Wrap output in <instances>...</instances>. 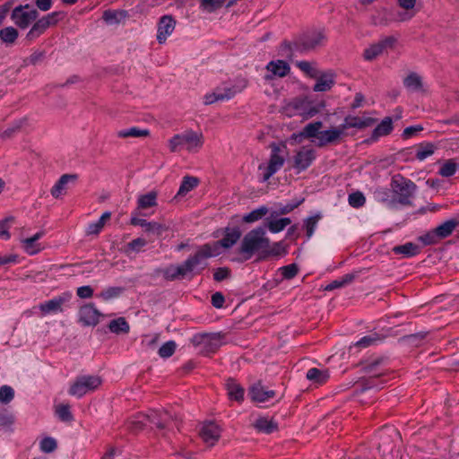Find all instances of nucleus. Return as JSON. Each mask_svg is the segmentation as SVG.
Instances as JSON below:
<instances>
[{
    "label": "nucleus",
    "mask_w": 459,
    "mask_h": 459,
    "mask_svg": "<svg viewBox=\"0 0 459 459\" xmlns=\"http://www.w3.org/2000/svg\"><path fill=\"white\" fill-rule=\"evenodd\" d=\"M403 84L408 91L412 92H420L425 90L421 77L415 73L410 74L405 77Z\"/></svg>",
    "instance_id": "28"
},
{
    "label": "nucleus",
    "mask_w": 459,
    "mask_h": 459,
    "mask_svg": "<svg viewBox=\"0 0 459 459\" xmlns=\"http://www.w3.org/2000/svg\"><path fill=\"white\" fill-rule=\"evenodd\" d=\"M352 279H353V276H351L350 274H346V275H344L341 279L333 281L331 283H329L325 287V290H333L334 289H338V288L343 287L347 283L351 282L352 281Z\"/></svg>",
    "instance_id": "59"
},
{
    "label": "nucleus",
    "mask_w": 459,
    "mask_h": 459,
    "mask_svg": "<svg viewBox=\"0 0 459 459\" xmlns=\"http://www.w3.org/2000/svg\"><path fill=\"white\" fill-rule=\"evenodd\" d=\"M281 398V396L274 390L260 387V403H274Z\"/></svg>",
    "instance_id": "38"
},
{
    "label": "nucleus",
    "mask_w": 459,
    "mask_h": 459,
    "mask_svg": "<svg viewBox=\"0 0 459 459\" xmlns=\"http://www.w3.org/2000/svg\"><path fill=\"white\" fill-rule=\"evenodd\" d=\"M56 413L62 421L71 422L74 420L69 404H59L56 406Z\"/></svg>",
    "instance_id": "44"
},
{
    "label": "nucleus",
    "mask_w": 459,
    "mask_h": 459,
    "mask_svg": "<svg viewBox=\"0 0 459 459\" xmlns=\"http://www.w3.org/2000/svg\"><path fill=\"white\" fill-rule=\"evenodd\" d=\"M143 418L147 420V422H150L155 425L159 429H165L169 427L173 420L171 415L166 411H152L151 414L143 415Z\"/></svg>",
    "instance_id": "23"
},
{
    "label": "nucleus",
    "mask_w": 459,
    "mask_h": 459,
    "mask_svg": "<svg viewBox=\"0 0 459 459\" xmlns=\"http://www.w3.org/2000/svg\"><path fill=\"white\" fill-rule=\"evenodd\" d=\"M39 13L36 9L30 8L29 4L16 6L11 18L13 22L21 29H26L38 18Z\"/></svg>",
    "instance_id": "9"
},
{
    "label": "nucleus",
    "mask_w": 459,
    "mask_h": 459,
    "mask_svg": "<svg viewBox=\"0 0 459 459\" xmlns=\"http://www.w3.org/2000/svg\"><path fill=\"white\" fill-rule=\"evenodd\" d=\"M288 254L287 246L282 242L271 243L260 232V260L265 258L278 259Z\"/></svg>",
    "instance_id": "6"
},
{
    "label": "nucleus",
    "mask_w": 459,
    "mask_h": 459,
    "mask_svg": "<svg viewBox=\"0 0 459 459\" xmlns=\"http://www.w3.org/2000/svg\"><path fill=\"white\" fill-rule=\"evenodd\" d=\"M347 135V133L343 131V127L333 126L327 130L321 131L318 134V142L316 145L319 147L325 146L332 143H337Z\"/></svg>",
    "instance_id": "12"
},
{
    "label": "nucleus",
    "mask_w": 459,
    "mask_h": 459,
    "mask_svg": "<svg viewBox=\"0 0 459 459\" xmlns=\"http://www.w3.org/2000/svg\"><path fill=\"white\" fill-rule=\"evenodd\" d=\"M25 122V118L16 121L12 126L0 133V138L3 140L11 138L16 132L20 131Z\"/></svg>",
    "instance_id": "50"
},
{
    "label": "nucleus",
    "mask_w": 459,
    "mask_h": 459,
    "mask_svg": "<svg viewBox=\"0 0 459 459\" xmlns=\"http://www.w3.org/2000/svg\"><path fill=\"white\" fill-rule=\"evenodd\" d=\"M298 266L295 264H290L282 267H280L278 272L280 273L281 279L290 280L295 277L298 273Z\"/></svg>",
    "instance_id": "52"
},
{
    "label": "nucleus",
    "mask_w": 459,
    "mask_h": 459,
    "mask_svg": "<svg viewBox=\"0 0 459 459\" xmlns=\"http://www.w3.org/2000/svg\"><path fill=\"white\" fill-rule=\"evenodd\" d=\"M228 96H222L221 95V90H218L217 88L215 91L212 93H207L204 96V104L205 105H211L216 101L219 100H225Z\"/></svg>",
    "instance_id": "61"
},
{
    "label": "nucleus",
    "mask_w": 459,
    "mask_h": 459,
    "mask_svg": "<svg viewBox=\"0 0 459 459\" xmlns=\"http://www.w3.org/2000/svg\"><path fill=\"white\" fill-rule=\"evenodd\" d=\"M219 255L216 248H213L211 244H205L199 247L194 255L189 256L185 262L184 265L188 274L192 273H199L204 270L207 264L206 259Z\"/></svg>",
    "instance_id": "3"
},
{
    "label": "nucleus",
    "mask_w": 459,
    "mask_h": 459,
    "mask_svg": "<svg viewBox=\"0 0 459 459\" xmlns=\"http://www.w3.org/2000/svg\"><path fill=\"white\" fill-rule=\"evenodd\" d=\"M316 159V152L310 146L300 148L294 156V167L299 171L307 169Z\"/></svg>",
    "instance_id": "16"
},
{
    "label": "nucleus",
    "mask_w": 459,
    "mask_h": 459,
    "mask_svg": "<svg viewBox=\"0 0 459 459\" xmlns=\"http://www.w3.org/2000/svg\"><path fill=\"white\" fill-rule=\"evenodd\" d=\"M457 167V163L454 160H446L441 164L438 174L444 178L452 177L455 174Z\"/></svg>",
    "instance_id": "40"
},
{
    "label": "nucleus",
    "mask_w": 459,
    "mask_h": 459,
    "mask_svg": "<svg viewBox=\"0 0 459 459\" xmlns=\"http://www.w3.org/2000/svg\"><path fill=\"white\" fill-rule=\"evenodd\" d=\"M243 87H245V85H243L242 87L224 85L222 87H217V89L221 90V95H222V96L229 95V97H227L226 100H230V99L233 98L236 95V93L239 92Z\"/></svg>",
    "instance_id": "60"
},
{
    "label": "nucleus",
    "mask_w": 459,
    "mask_h": 459,
    "mask_svg": "<svg viewBox=\"0 0 459 459\" xmlns=\"http://www.w3.org/2000/svg\"><path fill=\"white\" fill-rule=\"evenodd\" d=\"M322 126L323 124L320 121L309 123L304 127L302 132L299 134H293L291 139L296 142H301L303 138L307 137L316 138V142H318V134L321 132L320 129L322 128Z\"/></svg>",
    "instance_id": "25"
},
{
    "label": "nucleus",
    "mask_w": 459,
    "mask_h": 459,
    "mask_svg": "<svg viewBox=\"0 0 459 459\" xmlns=\"http://www.w3.org/2000/svg\"><path fill=\"white\" fill-rule=\"evenodd\" d=\"M157 205V193L154 191L149 192L148 194L142 195L137 200V211L146 210L151 207Z\"/></svg>",
    "instance_id": "32"
},
{
    "label": "nucleus",
    "mask_w": 459,
    "mask_h": 459,
    "mask_svg": "<svg viewBox=\"0 0 459 459\" xmlns=\"http://www.w3.org/2000/svg\"><path fill=\"white\" fill-rule=\"evenodd\" d=\"M100 313L93 304L82 306L79 310V321L85 326H94L99 323Z\"/></svg>",
    "instance_id": "18"
},
{
    "label": "nucleus",
    "mask_w": 459,
    "mask_h": 459,
    "mask_svg": "<svg viewBox=\"0 0 459 459\" xmlns=\"http://www.w3.org/2000/svg\"><path fill=\"white\" fill-rule=\"evenodd\" d=\"M147 424V420L143 418V415L138 416L135 420L130 422V429L133 431L142 430Z\"/></svg>",
    "instance_id": "62"
},
{
    "label": "nucleus",
    "mask_w": 459,
    "mask_h": 459,
    "mask_svg": "<svg viewBox=\"0 0 459 459\" xmlns=\"http://www.w3.org/2000/svg\"><path fill=\"white\" fill-rule=\"evenodd\" d=\"M314 78L316 80L313 87L314 91H327L335 83V74L331 70L323 73L318 72L317 77Z\"/></svg>",
    "instance_id": "21"
},
{
    "label": "nucleus",
    "mask_w": 459,
    "mask_h": 459,
    "mask_svg": "<svg viewBox=\"0 0 459 459\" xmlns=\"http://www.w3.org/2000/svg\"><path fill=\"white\" fill-rule=\"evenodd\" d=\"M307 378L315 384H324L329 378L327 370H321L316 368H309L307 372Z\"/></svg>",
    "instance_id": "34"
},
{
    "label": "nucleus",
    "mask_w": 459,
    "mask_h": 459,
    "mask_svg": "<svg viewBox=\"0 0 459 459\" xmlns=\"http://www.w3.org/2000/svg\"><path fill=\"white\" fill-rule=\"evenodd\" d=\"M221 429L213 421L204 422L199 431L201 438L209 446H214L221 437Z\"/></svg>",
    "instance_id": "17"
},
{
    "label": "nucleus",
    "mask_w": 459,
    "mask_h": 459,
    "mask_svg": "<svg viewBox=\"0 0 459 459\" xmlns=\"http://www.w3.org/2000/svg\"><path fill=\"white\" fill-rule=\"evenodd\" d=\"M111 212H105L98 221L89 224L86 234L87 235H98L104 228L106 222L110 219Z\"/></svg>",
    "instance_id": "35"
},
{
    "label": "nucleus",
    "mask_w": 459,
    "mask_h": 459,
    "mask_svg": "<svg viewBox=\"0 0 459 459\" xmlns=\"http://www.w3.org/2000/svg\"><path fill=\"white\" fill-rule=\"evenodd\" d=\"M150 134V131L147 129H140L138 127H131L128 129L121 130L117 132L119 138L127 137H146Z\"/></svg>",
    "instance_id": "39"
},
{
    "label": "nucleus",
    "mask_w": 459,
    "mask_h": 459,
    "mask_svg": "<svg viewBox=\"0 0 459 459\" xmlns=\"http://www.w3.org/2000/svg\"><path fill=\"white\" fill-rule=\"evenodd\" d=\"M118 13L116 11L107 10L103 13V20L108 23L118 22Z\"/></svg>",
    "instance_id": "64"
},
{
    "label": "nucleus",
    "mask_w": 459,
    "mask_h": 459,
    "mask_svg": "<svg viewBox=\"0 0 459 459\" xmlns=\"http://www.w3.org/2000/svg\"><path fill=\"white\" fill-rule=\"evenodd\" d=\"M139 212L136 211L133 213L130 220V224L134 226H141L144 229L147 233H152L156 236H160L165 230H168L166 225L157 221H147L144 219L138 218Z\"/></svg>",
    "instance_id": "15"
},
{
    "label": "nucleus",
    "mask_w": 459,
    "mask_h": 459,
    "mask_svg": "<svg viewBox=\"0 0 459 459\" xmlns=\"http://www.w3.org/2000/svg\"><path fill=\"white\" fill-rule=\"evenodd\" d=\"M39 448L43 453H53L57 448V442L54 437H46L40 440Z\"/></svg>",
    "instance_id": "46"
},
{
    "label": "nucleus",
    "mask_w": 459,
    "mask_h": 459,
    "mask_svg": "<svg viewBox=\"0 0 459 459\" xmlns=\"http://www.w3.org/2000/svg\"><path fill=\"white\" fill-rule=\"evenodd\" d=\"M267 74L264 76V84L272 83L274 78H281L290 72V65L283 60L271 61L267 66Z\"/></svg>",
    "instance_id": "13"
},
{
    "label": "nucleus",
    "mask_w": 459,
    "mask_h": 459,
    "mask_svg": "<svg viewBox=\"0 0 459 459\" xmlns=\"http://www.w3.org/2000/svg\"><path fill=\"white\" fill-rule=\"evenodd\" d=\"M199 184V179L193 176H186L183 178L179 189L176 195L177 197L185 196L187 193L195 188Z\"/></svg>",
    "instance_id": "29"
},
{
    "label": "nucleus",
    "mask_w": 459,
    "mask_h": 459,
    "mask_svg": "<svg viewBox=\"0 0 459 459\" xmlns=\"http://www.w3.org/2000/svg\"><path fill=\"white\" fill-rule=\"evenodd\" d=\"M58 15V13L54 12L52 13L44 16L43 18L38 20L27 33V39L33 40L41 35L49 26L56 23L57 20L56 17Z\"/></svg>",
    "instance_id": "14"
},
{
    "label": "nucleus",
    "mask_w": 459,
    "mask_h": 459,
    "mask_svg": "<svg viewBox=\"0 0 459 459\" xmlns=\"http://www.w3.org/2000/svg\"><path fill=\"white\" fill-rule=\"evenodd\" d=\"M18 37V31L13 27H6L0 30V39L5 43H13Z\"/></svg>",
    "instance_id": "47"
},
{
    "label": "nucleus",
    "mask_w": 459,
    "mask_h": 459,
    "mask_svg": "<svg viewBox=\"0 0 459 459\" xmlns=\"http://www.w3.org/2000/svg\"><path fill=\"white\" fill-rule=\"evenodd\" d=\"M375 122L372 117L347 116L341 126L343 127V131L346 133L349 128H365L370 126Z\"/></svg>",
    "instance_id": "24"
},
{
    "label": "nucleus",
    "mask_w": 459,
    "mask_h": 459,
    "mask_svg": "<svg viewBox=\"0 0 459 459\" xmlns=\"http://www.w3.org/2000/svg\"><path fill=\"white\" fill-rule=\"evenodd\" d=\"M256 250H258V229H254L243 238L238 252L243 260H248Z\"/></svg>",
    "instance_id": "11"
},
{
    "label": "nucleus",
    "mask_w": 459,
    "mask_h": 459,
    "mask_svg": "<svg viewBox=\"0 0 459 459\" xmlns=\"http://www.w3.org/2000/svg\"><path fill=\"white\" fill-rule=\"evenodd\" d=\"M225 0H200V8L207 13H213L221 8Z\"/></svg>",
    "instance_id": "49"
},
{
    "label": "nucleus",
    "mask_w": 459,
    "mask_h": 459,
    "mask_svg": "<svg viewBox=\"0 0 459 459\" xmlns=\"http://www.w3.org/2000/svg\"><path fill=\"white\" fill-rule=\"evenodd\" d=\"M72 293L64 292L61 295L56 296L53 299L42 302L39 305V309L42 316L50 314H59L64 312L65 306L71 300Z\"/></svg>",
    "instance_id": "8"
},
{
    "label": "nucleus",
    "mask_w": 459,
    "mask_h": 459,
    "mask_svg": "<svg viewBox=\"0 0 459 459\" xmlns=\"http://www.w3.org/2000/svg\"><path fill=\"white\" fill-rule=\"evenodd\" d=\"M224 334L221 333H197L193 336L191 342L195 346H202L205 355L215 352L223 343Z\"/></svg>",
    "instance_id": "5"
},
{
    "label": "nucleus",
    "mask_w": 459,
    "mask_h": 459,
    "mask_svg": "<svg viewBox=\"0 0 459 459\" xmlns=\"http://www.w3.org/2000/svg\"><path fill=\"white\" fill-rule=\"evenodd\" d=\"M108 329L116 334H121L127 333L130 330V326L125 317H118L109 322Z\"/></svg>",
    "instance_id": "36"
},
{
    "label": "nucleus",
    "mask_w": 459,
    "mask_h": 459,
    "mask_svg": "<svg viewBox=\"0 0 459 459\" xmlns=\"http://www.w3.org/2000/svg\"><path fill=\"white\" fill-rule=\"evenodd\" d=\"M102 384V379L99 376L83 375L75 378L69 388V394L78 398L82 397L87 393L97 390Z\"/></svg>",
    "instance_id": "4"
},
{
    "label": "nucleus",
    "mask_w": 459,
    "mask_h": 459,
    "mask_svg": "<svg viewBox=\"0 0 459 459\" xmlns=\"http://www.w3.org/2000/svg\"><path fill=\"white\" fill-rule=\"evenodd\" d=\"M240 237L241 230L238 227H227L225 229L223 238L221 240L214 242L212 245V247H213V248H216L217 252H219L220 247H222L224 248H230L238 242Z\"/></svg>",
    "instance_id": "19"
},
{
    "label": "nucleus",
    "mask_w": 459,
    "mask_h": 459,
    "mask_svg": "<svg viewBox=\"0 0 459 459\" xmlns=\"http://www.w3.org/2000/svg\"><path fill=\"white\" fill-rule=\"evenodd\" d=\"M147 245V240L143 238H137L133 239L126 246V253L140 252L141 249Z\"/></svg>",
    "instance_id": "53"
},
{
    "label": "nucleus",
    "mask_w": 459,
    "mask_h": 459,
    "mask_svg": "<svg viewBox=\"0 0 459 459\" xmlns=\"http://www.w3.org/2000/svg\"><path fill=\"white\" fill-rule=\"evenodd\" d=\"M176 346L177 345L174 341H169L161 345L158 353L161 358H169L175 352Z\"/></svg>",
    "instance_id": "56"
},
{
    "label": "nucleus",
    "mask_w": 459,
    "mask_h": 459,
    "mask_svg": "<svg viewBox=\"0 0 459 459\" xmlns=\"http://www.w3.org/2000/svg\"><path fill=\"white\" fill-rule=\"evenodd\" d=\"M22 247L24 249V251L30 255H36L42 250L40 244L35 242L30 238L22 239Z\"/></svg>",
    "instance_id": "43"
},
{
    "label": "nucleus",
    "mask_w": 459,
    "mask_h": 459,
    "mask_svg": "<svg viewBox=\"0 0 459 459\" xmlns=\"http://www.w3.org/2000/svg\"><path fill=\"white\" fill-rule=\"evenodd\" d=\"M383 51V45H380L379 42L373 44L365 49L364 58L368 61H371L381 55Z\"/></svg>",
    "instance_id": "48"
},
{
    "label": "nucleus",
    "mask_w": 459,
    "mask_h": 459,
    "mask_svg": "<svg viewBox=\"0 0 459 459\" xmlns=\"http://www.w3.org/2000/svg\"><path fill=\"white\" fill-rule=\"evenodd\" d=\"M393 119L390 117H385L374 129L371 139L373 141L378 140L380 137L388 135L393 131Z\"/></svg>",
    "instance_id": "26"
},
{
    "label": "nucleus",
    "mask_w": 459,
    "mask_h": 459,
    "mask_svg": "<svg viewBox=\"0 0 459 459\" xmlns=\"http://www.w3.org/2000/svg\"><path fill=\"white\" fill-rule=\"evenodd\" d=\"M226 389L230 400L241 402L244 399V388L233 378L226 381Z\"/></svg>",
    "instance_id": "27"
},
{
    "label": "nucleus",
    "mask_w": 459,
    "mask_h": 459,
    "mask_svg": "<svg viewBox=\"0 0 459 459\" xmlns=\"http://www.w3.org/2000/svg\"><path fill=\"white\" fill-rule=\"evenodd\" d=\"M392 189L398 196L399 203L406 204L410 202L416 186L410 179L404 178L400 176H394L392 179Z\"/></svg>",
    "instance_id": "7"
},
{
    "label": "nucleus",
    "mask_w": 459,
    "mask_h": 459,
    "mask_svg": "<svg viewBox=\"0 0 459 459\" xmlns=\"http://www.w3.org/2000/svg\"><path fill=\"white\" fill-rule=\"evenodd\" d=\"M14 397V391L9 385H3L0 387V403L7 404Z\"/></svg>",
    "instance_id": "57"
},
{
    "label": "nucleus",
    "mask_w": 459,
    "mask_h": 459,
    "mask_svg": "<svg viewBox=\"0 0 459 459\" xmlns=\"http://www.w3.org/2000/svg\"><path fill=\"white\" fill-rule=\"evenodd\" d=\"M283 113L288 117L300 116L305 119L314 117L319 109L307 98H296L285 103Z\"/></svg>",
    "instance_id": "2"
},
{
    "label": "nucleus",
    "mask_w": 459,
    "mask_h": 459,
    "mask_svg": "<svg viewBox=\"0 0 459 459\" xmlns=\"http://www.w3.org/2000/svg\"><path fill=\"white\" fill-rule=\"evenodd\" d=\"M349 204L353 208H359L365 204L366 198L361 192H354L349 195Z\"/></svg>",
    "instance_id": "54"
},
{
    "label": "nucleus",
    "mask_w": 459,
    "mask_h": 459,
    "mask_svg": "<svg viewBox=\"0 0 459 459\" xmlns=\"http://www.w3.org/2000/svg\"><path fill=\"white\" fill-rule=\"evenodd\" d=\"M124 291V288L122 287H108L106 290H102L99 297L103 300H109L111 299H115L119 297Z\"/></svg>",
    "instance_id": "51"
},
{
    "label": "nucleus",
    "mask_w": 459,
    "mask_h": 459,
    "mask_svg": "<svg viewBox=\"0 0 459 459\" xmlns=\"http://www.w3.org/2000/svg\"><path fill=\"white\" fill-rule=\"evenodd\" d=\"M204 143L203 133L192 129L177 134L168 141V146L171 152L186 150L189 153H197L203 148Z\"/></svg>",
    "instance_id": "1"
},
{
    "label": "nucleus",
    "mask_w": 459,
    "mask_h": 459,
    "mask_svg": "<svg viewBox=\"0 0 459 459\" xmlns=\"http://www.w3.org/2000/svg\"><path fill=\"white\" fill-rule=\"evenodd\" d=\"M187 275L188 273L184 265V263L179 265H170L168 268H166L164 272L165 278L169 281H174L179 278H185Z\"/></svg>",
    "instance_id": "33"
},
{
    "label": "nucleus",
    "mask_w": 459,
    "mask_h": 459,
    "mask_svg": "<svg viewBox=\"0 0 459 459\" xmlns=\"http://www.w3.org/2000/svg\"><path fill=\"white\" fill-rule=\"evenodd\" d=\"M78 178V175L76 174H64L60 177V178L56 181V183L53 186L50 190L51 195L58 199L62 195L66 194L67 185L69 183H74Z\"/></svg>",
    "instance_id": "22"
},
{
    "label": "nucleus",
    "mask_w": 459,
    "mask_h": 459,
    "mask_svg": "<svg viewBox=\"0 0 459 459\" xmlns=\"http://www.w3.org/2000/svg\"><path fill=\"white\" fill-rule=\"evenodd\" d=\"M278 429V423L272 418L260 417V432L265 434L273 433Z\"/></svg>",
    "instance_id": "42"
},
{
    "label": "nucleus",
    "mask_w": 459,
    "mask_h": 459,
    "mask_svg": "<svg viewBox=\"0 0 459 459\" xmlns=\"http://www.w3.org/2000/svg\"><path fill=\"white\" fill-rule=\"evenodd\" d=\"M230 271L227 267H220L213 273V279L216 281H221L230 277Z\"/></svg>",
    "instance_id": "63"
},
{
    "label": "nucleus",
    "mask_w": 459,
    "mask_h": 459,
    "mask_svg": "<svg viewBox=\"0 0 459 459\" xmlns=\"http://www.w3.org/2000/svg\"><path fill=\"white\" fill-rule=\"evenodd\" d=\"M285 146L272 145V153L270 161L264 175V180L269 179L271 176L276 173L283 166L285 158Z\"/></svg>",
    "instance_id": "10"
},
{
    "label": "nucleus",
    "mask_w": 459,
    "mask_h": 459,
    "mask_svg": "<svg viewBox=\"0 0 459 459\" xmlns=\"http://www.w3.org/2000/svg\"><path fill=\"white\" fill-rule=\"evenodd\" d=\"M393 252L396 255H402L404 257H411L420 252L418 245L408 242L403 245L396 246L393 248Z\"/></svg>",
    "instance_id": "31"
},
{
    "label": "nucleus",
    "mask_w": 459,
    "mask_h": 459,
    "mask_svg": "<svg viewBox=\"0 0 459 459\" xmlns=\"http://www.w3.org/2000/svg\"><path fill=\"white\" fill-rule=\"evenodd\" d=\"M289 224H290V220L289 218H278L271 216L267 219L266 228L272 233H278L283 230Z\"/></svg>",
    "instance_id": "30"
},
{
    "label": "nucleus",
    "mask_w": 459,
    "mask_h": 459,
    "mask_svg": "<svg viewBox=\"0 0 459 459\" xmlns=\"http://www.w3.org/2000/svg\"><path fill=\"white\" fill-rule=\"evenodd\" d=\"M379 341V338L377 333L369 334L360 338L356 343L355 346L359 348H367L368 346L376 344Z\"/></svg>",
    "instance_id": "58"
},
{
    "label": "nucleus",
    "mask_w": 459,
    "mask_h": 459,
    "mask_svg": "<svg viewBox=\"0 0 459 459\" xmlns=\"http://www.w3.org/2000/svg\"><path fill=\"white\" fill-rule=\"evenodd\" d=\"M436 150V146L431 143H422L419 146L416 152V158L420 161L425 160L427 158L430 157Z\"/></svg>",
    "instance_id": "41"
},
{
    "label": "nucleus",
    "mask_w": 459,
    "mask_h": 459,
    "mask_svg": "<svg viewBox=\"0 0 459 459\" xmlns=\"http://www.w3.org/2000/svg\"><path fill=\"white\" fill-rule=\"evenodd\" d=\"M455 227L456 222L455 221H446L436 228L435 234L440 238H446L452 234Z\"/></svg>",
    "instance_id": "37"
},
{
    "label": "nucleus",
    "mask_w": 459,
    "mask_h": 459,
    "mask_svg": "<svg viewBox=\"0 0 459 459\" xmlns=\"http://www.w3.org/2000/svg\"><path fill=\"white\" fill-rule=\"evenodd\" d=\"M296 66L299 67L307 76L311 78L317 77L318 71L314 64L307 61H297Z\"/></svg>",
    "instance_id": "45"
},
{
    "label": "nucleus",
    "mask_w": 459,
    "mask_h": 459,
    "mask_svg": "<svg viewBox=\"0 0 459 459\" xmlns=\"http://www.w3.org/2000/svg\"><path fill=\"white\" fill-rule=\"evenodd\" d=\"M176 25V21L171 15H164L160 18L158 24L157 40L160 44H163L168 36H169Z\"/></svg>",
    "instance_id": "20"
},
{
    "label": "nucleus",
    "mask_w": 459,
    "mask_h": 459,
    "mask_svg": "<svg viewBox=\"0 0 459 459\" xmlns=\"http://www.w3.org/2000/svg\"><path fill=\"white\" fill-rule=\"evenodd\" d=\"M14 422V416L7 411H0V429L10 430Z\"/></svg>",
    "instance_id": "55"
}]
</instances>
